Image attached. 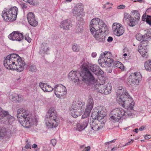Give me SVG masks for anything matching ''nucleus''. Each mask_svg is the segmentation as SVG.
<instances>
[{
    "mask_svg": "<svg viewBox=\"0 0 151 151\" xmlns=\"http://www.w3.org/2000/svg\"><path fill=\"white\" fill-rule=\"evenodd\" d=\"M17 116L19 118V121L20 124L26 128H29L33 125H36L37 122L36 118L24 108H21L17 110Z\"/></svg>",
    "mask_w": 151,
    "mask_h": 151,
    "instance_id": "7ed1b4c3",
    "label": "nucleus"
},
{
    "mask_svg": "<svg viewBox=\"0 0 151 151\" xmlns=\"http://www.w3.org/2000/svg\"><path fill=\"white\" fill-rule=\"evenodd\" d=\"M10 58L13 61L15 62L16 69L18 72H20L24 69V66L25 63L19 55L16 54H11L7 56V58Z\"/></svg>",
    "mask_w": 151,
    "mask_h": 151,
    "instance_id": "9b49d317",
    "label": "nucleus"
},
{
    "mask_svg": "<svg viewBox=\"0 0 151 151\" xmlns=\"http://www.w3.org/2000/svg\"><path fill=\"white\" fill-rule=\"evenodd\" d=\"M142 75L139 72L132 73L127 78L126 83L129 85L133 86L139 84L141 81Z\"/></svg>",
    "mask_w": 151,
    "mask_h": 151,
    "instance_id": "f8f14e48",
    "label": "nucleus"
},
{
    "mask_svg": "<svg viewBox=\"0 0 151 151\" xmlns=\"http://www.w3.org/2000/svg\"><path fill=\"white\" fill-rule=\"evenodd\" d=\"M29 71L33 72H35L37 71V68L35 66L31 65L29 68Z\"/></svg>",
    "mask_w": 151,
    "mask_h": 151,
    "instance_id": "37998d69",
    "label": "nucleus"
},
{
    "mask_svg": "<svg viewBox=\"0 0 151 151\" xmlns=\"http://www.w3.org/2000/svg\"><path fill=\"white\" fill-rule=\"evenodd\" d=\"M82 70L81 73L78 71L70 72L68 74V78L75 83L78 84L81 83L83 81H95V79L90 70L96 75H102L104 73L98 65L87 62L83 63L82 65Z\"/></svg>",
    "mask_w": 151,
    "mask_h": 151,
    "instance_id": "f257e3e1",
    "label": "nucleus"
},
{
    "mask_svg": "<svg viewBox=\"0 0 151 151\" xmlns=\"http://www.w3.org/2000/svg\"><path fill=\"white\" fill-rule=\"evenodd\" d=\"M49 87H50V86L49 85H47V86L46 87V89H48L49 88Z\"/></svg>",
    "mask_w": 151,
    "mask_h": 151,
    "instance_id": "338daca9",
    "label": "nucleus"
},
{
    "mask_svg": "<svg viewBox=\"0 0 151 151\" xmlns=\"http://www.w3.org/2000/svg\"><path fill=\"white\" fill-rule=\"evenodd\" d=\"M31 146H30V144L29 143L27 144L25 146V147L27 148H30Z\"/></svg>",
    "mask_w": 151,
    "mask_h": 151,
    "instance_id": "bf43d9fd",
    "label": "nucleus"
},
{
    "mask_svg": "<svg viewBox=\"0 0 151 151\" xmlns=\"http://www.w3.org/2000/svg\"><path fill=\"white\" fill-rule=\"evenodd\" d=\"M83 11V8L80 7H76L74 8L73 14L74 15H76L77 16H79L81 14L82 12Z\"/></svg>",
    "mask_w": 151,
    "mask_h": 151,
    "instance_id": "393cba45",
    "label": "nucleus"
},
{
    "mask_svg": "<svg viewBox=\"0 0 151 151\" xmlns=\"http://www.w3.org/2000/svg\"><path fill=\"white\" fill-rule=\"evenodd\" d=\"M145 35H142L141 34L138 33L136 35V38L138 40L142 42L144 40H146V38L145 37Z\"/></svg>",
    "mask_w": 151,
    "mask_h": 151,
    "instance_id": "c756f323",
    "label": "nucleus"
},
{
    "mask_svg": "<svg viewBox=\"0 0 151 151\" xmlns=\"http://www.w3.org/2000/svg\"><path fill=\"white\" fill-rule=\"evenodd\" d=\"M111 58L112 55L109 52H105L101 54L98 62L102 67L106 65L107 66L110 67L113 61Z\"/></svg>",
    "mask_w": 151,
    "mask_h": 151,
    "instance_id": "9d476101",
    "label": "nucleus"
},
{
    "mask_svg": "<svg viewBox=\"0 0 151 151\" xmlns=\"http://www.w3.org/2000/svg\"><path fill=\"white\" fill-rule=\"evenodd\" d=\"M142 21H146L147 23L151 26V16L147 15V16L144 14L142 17Z\"/></svg>",
    "mask_w": 151,
    "mask_h": 151,
    "instance_id": "bb28decb",
    "label": "nucleus"
},
{
    "mask_svg": "<svg viewBox=\"0 0 151 151\" xmlns=\"http://www.w3.org/2000/svg\"><path fill=\"white\" fill-rule=\"evenodd\" d=\"M95 90L97 92L105 94H108L111 92V83L104 82V84H101L98 82L94 83Z\"/></svg>",
    "mask_w": 151,
    "mask_h": 151,
    "instance_id": "1a4fd4ad",
    "label": "nucleus"
},
{
    "mask_svg": "<svg viewBox=\"0 0 151 151\" xmlns=\"http://www.w3.org/2000/svg\"><path fill=\"white\" fill-rule=\"evenodd\" d=\"M54 90V88L51 87L50 86L49 87V88L48 89H46L45 92H50Z\"/></svg>",
    "mask_w": 151,
    "mask_h": 151,
    "instance_id": "603ef678",
    "label": "nucleus"
},
{
    "mask_svg": "<svg viewBox=\"0 0 151 151\" xmlns=\"http://www.w3.org/2000/svg\"><path fill=\"white\" fill-rule=\"evenodd\" d=\"M145 127L144 126H141L139 129L140 131H142L144 129Z\"/></svg>",
    "mask_w": 151,
    "mask_h": 151,
    "instance_id": "052dcab7",
    "label": "nucleus"
},
{
    "mask_svg": "<svg viewBox=\"0 0 151 151\" xmlns=\"http://www.w3.org/2000/svg\"><path fill=\"white\" fill-rule=\"evenodd\" d=\"M116 139H114L112 140L111 141H110V142H106L105 143V144L106 145L107 144H109L111 142H115Z\"/></svg>",
    "mask_w": 151,
    "mask_h": 151,
    "instance_id": "4d7b16f0",
    "label": "nucleus"
},
{
    "mask_svg": "<svg viewBox=\"0 0 151 151\" xmlns=\"http://www.w3.org/2000/svg\"><path fill=\"white\" fill-rule=\"evenodd\" d=\"M104 110L101 107H99L97 110L99 114V116H100V118H101L102 121H103L104 117L106 115V113Z\"/></svg>",
    "mask_w": 151,
    "mask_h": 151,
    "instance_id": "5701e85b",
    "label": "nucleus"
},
{
    "mask_svg": "<svg viewBox=\"0 0 151 151\" xmlns=\"http://www.w3.org/2000/svg\"><path fill=\"white\" fill-rule=\"evenodd\" d=\"M144 66L147 71L151 72V60L145 61L144 63Z\"/></svg>",
    "mask_w": 151,
    "mask_h": 151,
    "instance_id": "a878e982",
    "label": "nucleus"
},
{
    "mask_svg": "<svg viewBox=\"0 0 151 151\" xmlns=\"http://www.w3.org/2000/svg\"><path fill=\"white\" fill-rule=\"evenodd\" d=\"M88 122L89 120L88 118L81 119L80 122L77 125L76 130L80 131L84 129L87 127Z\"/></svg>",
    "mask_w": 151,
    "mask_h": 151,
    "instance_id": "6ab92c4d",
    "label": "nucleus"
},
{
    "mask_svg": "<svg viewBox=\"0 0 151 151\" xmlns=\"http://www.w3.org/2000/svg\"><path fill=\"white\" fill-rule=\"evenodd\" d=\"M54 90L55 95L59 98H61L67 93L66 87L62 84L56 85L54 88Z\"/></svg>",
    "mask_w": 151,
    "mask_h": 151,
    "instance_id": "ddd939ff",
    "label": "nucleus"
},
{
    "mask_svg": "<svg viewBox=\"0 0 151 151\" xmlns=\"http://www.w3.org/2000/svg\"><path fill=\"white\" fill-rule=\"evenodd\" d=\"M77 29L78 30L79 32H81L83 30V26L82 25L80 24L78 25L77 27Z\"/></svg>",
    "mask_w": 151,
    "mask_h": 151,
    "instance_id": "c03bdc74",
    "label": "nucleus"
},
{
    "mask_svg": "<svg viewBox=\"0 0 151 151\" xmlns=\"http://www.w3.org/2000/svg\"><path fill=\"white\" fill-rule=\"evenodd\" d=\"M112 30L114 34L116 36H120L124 32V29L122 25L118 23H114L112 26Z\"/></svg>",
    "mask_w": 151,
    "mask_h": 151,
    "instance_id": "4468645a",
    "label": "nucleus"
},
{
    "mask_svg": "<svg viewBox=\"0 0 151 151\" xmlns=\"http://www.w3.org/2000/svg\"><path fill=\"white\" fill-rule=\"evenodd\" d=\"M105 122L104 120L102 122H101V121H92V122H90V124L91 129L94 131H97L103 127V126L104 125Z\"/></svg>",
    "mask_w": 151,
    "mask_h": 151,
    "instance_id": "a211bd4d",
    "label": "nucleus"
},
{
    "mask_svg": "<svg viewBox=\"0 0 151 151\" xmlns=\"http://www.w3.org/2000/svg\"><path fill=\"white\" fill-rule=\"evenodd\" d=\"M116 147H113L111 149V151H114L115 150H116Z\"/></svg>",
    "mask_w": 151,
    "mask_h": 151,
    "instance_id": "0e129e2a",
    "label": "nucleus"
},
{
    "mask_svg": "<svg viewBox=\"0 0 151 151\" xmlns=\"http://www.w3.org/2000/svg\"><path fill=\"white\" fill-rule=\"evenodd\" d=\"M133 142V141L132 140H131V141L128 142L126 143L124 146H127L131 144Z\"/></svg>",
    "mask_w": 151,
    "mask_h": 151,
    "instance_id": "5fc2aeb1",
    "label": "nucleus"
},
{
    "mask_svg": "<svg viewBox=\"0 0 151 151\" xmlns=\"http://www.w3.org/2000/svg\"><path fill=\"white\" fill-rule=\"evenodd\" d=\"M4 64L5 67L8 69H13L17 70L16 68L15 62L11 60L10 58H7V56L4 62Z\"/></svg>",
    "mask_w": 151,
    "mask_h": 151,
    "instance_id": "dca6fc26",
    "label": "nucleus"
},
{
    "mask_svg": "<svg viewBox=\"0 0 151 151\" xmlns=\"http://www.w3.org/2000/svg\"><path fill=\"white\" fill-rule=\"evenodd\" d=\"M93 105V100L92 98H90L88 101V104L87 107L90 109H92Z\"/></svg>",
    "mask_w": 151,
    "mask_h": 151,
    "instance_id": "473e14b6",
    "label": "nucleus"
},
{
    "mask_svg": "<svg viewBox=\"0 0 151 151\" xmlns=\"http://www.w3.org/2000/svg\"><path fill=\"white\" fill-rule=\"evenodd\" d=\"M9 99L12 101L19 102L22 100V98L19 97L18 94L14 93L10 95Z\"/></svg>",
    "mask_w": 151,
    "mask_h": 151,
    "instance_id": "4be33fe9",
    "label": "nucleus"
},
{
    "mask_svg": "<svg viewBox=\"0 0 151 151\" xmlns=\"http://www.w3.org/2000/svg\"><path fill=\"white\" fill-rule=\"evenodd\" d=\"M115 67L119 68L121 70L123 69L124 66L122 64L118 61H116L115 63Z\"/></svg>",
    "mask_w": 151,
    "mask_h": 151,
    "instance_id": "4c0bfd02",
    "label": "nucleus"
},
{
    "mask_svg": "<svg viewBox=\"0 0 151 151\" xmlns=\"http://www.w3.org/2000/svg\"><path fill=\"white\" fill-rule=\"evenodd\" d=\"M51 142L52 145L54 146L56 144V141L55 139H52L51 140Z\"/></svg>",
    "mask_w": 151,
    "mask_h": 151,
    "instance_id": "09e8293b",
    "label": "nucleus"
},
{
    "mask_svg": "<svg viewBox=\"0 0 151 151\" xmlns=\"http://www.w3.org/2000/svg\"><path fill=\"white\" fill-rule=\"evenodd\" d=\"M32 147L34 148H35L36 147H37V145L35 144H34L32 146Z\"/></svg>",
    "mask_w": 151,
    "mask_h": 151,
    "instance_id": "e2e57ef3",
    "label": "nucleus"
},
{
    "mask_svg": "<svg viewBox=\"0 0 151 151\" xmlns=\"http://www.w3.org/2000/svg\"><path fill=\"white\" fill-rule=\"evenodd\" d=\"M23 34L18 31H14L9 35L8 37L11 40L20 41L23 38Z\"/></svg>",
    "mask_w": 151,
    "mask_h": 151,
    "instance_id": "2eb2a0df",
    "label": "nucleus"
},
{
    "mask_svg": "<svg viewBox=\"0 0 151 151\" xmlns=\"http://www.w3.org/2000/svg\"><path fill=\"white\" fill-rule=\"evenodd\" d=\"M6 134V130L4 129H0V137H3Z\"/></svg>",
    "mask_w": 151,
    "mask_h": 151,
    "instance_id": "a19ab883",
    "label": "nucleus"
},
{
    "mask_svg": "<svg viewBox=\"0 0 151 151\" xmlns=\"http://www.w3.org/2000/svg\"><path fill=\"white\" fill-rule=\"evenodd\" d=\"M134 131L136 133H137L138 132V129L137 128L135 129H134Z\"/></svg>",
    "mask_w": 151,
    "mask_h": 151,
    "instance_id": "69168bd1",
    "label": "nucleus"
},
{
    "mask_svg": "<svg viewBox=\"0 0 151 151\" xmlns=\"http://www.w3.org/2000/svg\"><path fill=\"white\" fill-rule=\"evenodd\" d=\"M129 22L128 23V24L129 26L132 27L135 25V20L133 17L130 16L129 18Z\"/></svg>",
    "mask_w": 151,
    "mask_h": 151,
    "instance_id": "7c9ffc66",
    "label": "nucleus"
},
{
    "mask_svg": "<svg viewBox=\"0 0 151 151\" xmlns=\"http://www.w3.org/2000/svg\"><path fill=\"white\" fill-rule=\"evenodd\" d=\"M27 18L29 24L33 27H36L38 24L37 19L35 18L34 14L32 12L29 13Z\"/></svg>",
    "mask_w": 151,
    "mask_h": 151,
    "instance_id": "f3484780",
    "label": "nucleus"
},
{
    "mask_svg": "<svg viewBox=\"0 0 151 151\" xmlns=\"http://www.w3.org/2000/svg\"><path fill=\"white\" fill-rule=\"evenodd\" d=\"M146 40L151 39V29L148 30L147 33L145 35Z\"/></svg>",
    "mask_w": 151,
    "mask_h": 151,
    "instance_id": "e433bc0d",
    "label": "nucleus"
},
{
    "mask_svg": "<svg viewBox=\"0 0 151 151\" xmlns=\"http://www.w3.org/2000/svg\"><path fill=\"white\" fill-rule=\"evenodd\" d=\"M138 51L142 56L145 58H147L148 56V53L147 47L143 48L138 47Z\"/></svg>",
    "mask_w": 151,
    "mask_h": 151,
    "instance_id": "aec40b11",
    "label": "nucleus"
},
{
    "mask_svg": "<svg viewBox=\"0 0 151 151\" xmlns=\"http://www.w3.org/2000/svg\"><path fill=\"white\" fill-rule=\"evenodd\" d=\"M130 111L126 112L121 108H116L113 109L110 113V116L111 120L114 122L118 121L124 116H130L132 115Z\"/></svg>",
    "mask_w": 151,
    "mask_h": 151,
    "instance_id": "0eeeda50",
    "label": "nucleus"
},
{
    "mask_svg": "<svg viewBox=\"0 0 151 151\" xmlns=\"http://www.w3.org/2000/svg\"><path fill=\"white\" fill-rule=\"evenodd\" d=\"M41 47V49L42 50V52H43L44 53H45L48 50H50V48L48 47L46 43H43Z\"/></svg>",
    "mask_w": 151,
    "mask_h": 151,
    "instance_id": "c85d7f7f",
    "label": "nucleus"
},
{
    "mask_svg": "<svg viewBox=\"0 0 151 151\" xmlns=\"http://www.w3.org/2000/svg\"><path fill=\"white\" fill-rule=\"evenodd\" d=\"M91 117L93 119H95V121H101V122H103V121H102L101 118H100V116H99L97 111L92 112Z\"/></svg>",
    "mask_w": 151,
    "mask_h": 151,
    "instance_id": "b1692460",
    "label": "nucleus"
},
{
    "mask_svg": "<svg viewBox=\"0 0 151 151\" xmlns=\"http://www.w3.org/2000/svg\"><path fill=\"white\" fill-rule=\"evenodd\" d=\"M7 122L10 124H12L15 121V118L14 117L9 115L7 117Z\"/></svg>",
    "mask_w": 151,
    "mask_h": 151,
    "instance_id": "72a5a7b5",
    "label": "nucleus"
},
{
    "mask_svg": "<svg viewBox=\"0 0 151 151\" xmlns=\"http://www.w3.org/2000/svg\"><path fill=\"white\" fill-rule=\"evenodd\" d=\"M91 149V147L90 146H88L87 147H86L82 151H90Z\"/></svg>",
    "mask_w": 151,
    "mask_h": 151,
    "instance_id": "3c124183",
    "label": "nucleus"
},
{
    "mask_svg": "<svg viewBox=\"0 0 151 151\" xmlns=\"http://www.w3.org/2000/svg\"><path fill=\"white\" fill-rule=\"evenodd\" d=\"M125 6L123 4L121 5L117 6V8L118 9H122L125 8Z\"/></svg>",
    "mask_w": 151,
    "mask_h": 151,
    "instance_id": "49530a36",
    "label": "nucleus"
},
{
    "mask_svg": "<svg viewBox=\"0 0 151 151\" xmlns=\"http://www.w3.org/2000/svg\"><path fill=\"white\" fill-rule=\"evenodd\" d=\"M129 15L127 13H126L124 14V20L126 21L127 20V19L129 17Z\"/></svg>",
    "mask_w": 151,
    "mask_h": 151,
    "instance_id": "8fccbe9b",
    "label": "nucleus"
},
{
    "mask_svg": "<svg viewBox=\"0 0 151 151\" xmlns=\"http://www.w3.org/2000/svg\"><path fill=\"white\" fill-rule=\"evenodd\" d=\"M23 1L34 5H37L38 4V1L37 0H23Z\"/></svg>",
    "mask_w": 151,
    "mask_h": 151,
    "instance_id": "f704fd0d",
    "label": "nucleus"
},
{
    "mask_svg": "<svg viewBox=\"0 0 151 151\" xmlns=\"http://www.w3.org/2000/svg\"><path fill=\"white\" fill-rule=\"evenodd\" d=\"M39 86L42 90L45 92L46 90V87L47 86V83L40 82L39 83Z\"/></svg>",
    "mask_w": 151,
    "mask_h": 151,
    "instance_id": "58836bf2",
    "label": "nucleus"
},
{
    "mask_svg": "<svg viewBox=\"0 0 151 151\" xmlns=\"http://www.w3.org/2000/svg\"><path fill=\"white\" fill-rule=\"evenodd\" d=\"M97 54L96 52H93L92 53L91 56L93 58H95Z\"/></svg>",
    "mask_w": 151,
    "mask_h": 151,
    "instance_id": "13d9d810",
    "label": "nucleus"
},
{
    "mask_svg": "<svg viewBox=\"0 0 151 151\" xmlns=\"http://www.w3.org/2000/svg\"><path fill=\"white\" fill-rule=\"evenodd\" d=\"M113 38L111 37H109L107 40V41L109 42H111L113 40Z\"/></svg>",
    "mask_w": 151,
    "mask_h": 151,
    "instance_id": "6e6d98bb",
    "label": "nucleus"
},
{
    "mask_svg": "<svg viewBox=\"0 0 151 151\" xmlns=\"http://www.w3.org/2000/svg\"><path fill=\"white\" fill-rule=\"evenodd\" d=\"M46 124L48 129L55 128L58 126L59 122L57 114L55 109L50 108L45 118Z\"/></svg>",
    "mask_w": 151,
    "mask_h": 151,
    "instance_id": "39448f33",
    "label": "nucleus"
},
{
    "mask_svg": "<svg viewBox=\"0 0 151 151\" xmlns=\"http://www.w3.org/2000/svg\"><path fill=\"white\" fill-rule=\"evenodd\" d=\"M9 113L7 111H5L3 110L2 109V111L1 112V113L0 114V117H4L8 115Z\"/></svg>",
    "mask_w": 151,
    "mask_h": 151,
    "instance_id": "79ce46f5",
    "label": "nucleus"
},
{
    "mask_svg": "<svg viewBox=\"0 0 151 151\" xmlns=\"http://www.w3.org/2000/svg\"><path fill=\"white\" fill-rule=\"evenodd\" d=\"M72 116L76 118L81 115L85 109V103L82 101H78L75 103L74 102L71 106Z\"/></svg>",
    "mask_w": 151,
    "mask_h": 151,
    "instance_id": "6e6552de",
    "label": "nucleus"
},
{
    "mask_svg": "<svg viewBox=\"0 0 151 151\" xmlns=\"http://www.w3.org/2000/svg\"><path fill=\"white\" fill-rule=\"evenodd\" d=\"M17 12V8L16 6H13L5 9L2 12L1 15L5 21H13L16 19Z\"/></svg>",
    "mask_w": 151,
    "mask_h": 151,
    "instance_id": "423d86ee",
    "label": "nucleus"
},
{
    "mask_svg": "<svg viewBox=\"0 0 151 151\" xmlns=\"http://www.w3.org/2000/svg\"><path fill=\"white\" fill-rule=\"evenodd\" d=\"M131 13L135 19L139 20L140 18V15L138 11L136 10H133Z\"/></svg>",
    "mask_w": 151,
    "mask_h": 151,
    "instance_id": "cd10ccee",
    "label": "nucleus"
},
{
    "mask_svg": "<svg viewBox=\"0 0 151 151\" xmlns=\"http://www.w3.org/2000/svg\"><path fill=\"white\" fill-rule=\"evenodd\" d=\"M49 87H50V86L49 85H47V86L46 87V89H48L49 88Z\"/></svg>",
    "mask_w": 151,
    "mask_h": 151,
    "instance_id": "774afa93",
    "label": "nucleus"
},
{
    "mask_svg": "<svg viewBox=\"0 0 151 151\" xmlns=\"http://www.w3.org/2000/svg\"><path fill=\"white\" fill-rule=\"evenodd\" d=\"M145 138L146 139H148L151 138V135H146L145 137Z\"/></svg>",
    "mask_w": 151,
    "mask_h": 151,
    "instance_id": "864d4df0",
    "label": "nucleus"
},
{
    "mask_svg": "<svg viewBox=\"0 0 151 151\" xmlns=\"http://www.w3.org/2000/svg\"><path fill=\"white\" fill-rule=\"evenodd\" d=\"M117 91L116 100L117 102L121 104L122 107H126L132 110L134 103L132 99L130 98L125 88L121 87Z\"/></svg>",
    "mask_w": 151,
    "mask_h": 151,
    "instance_id": "20e7f679",
    "label": "nucleus"
},
{
    "mask_svg": "<svg viewBox=\"0 0 151 151\" xmlns=\"http://www.w3.org/2000/svg\"><path fill=\"white\" fill-rule=\"evenodd\" d=\"M123 52L124 53V52H128V50L127 49V48L125 47L123 49Z\"/></svg>",
    "mask_w": 151,
    "mask_h": 151,
    "instance_id": "680f3d73",
    "label": "nucleus"
},
{
    "mask_svg": "<svg viewBox=\"0 0 151 151\" xmlns=\"http://www.w3.org/2000/svg\"><path fill=\"white\" fill-rule=\"evenodd\" d=\"M91 33L99 42L105 41L106 35L104 33L106 29V25L102 20L98 18L93 19L89 25Z\"/></svg>",
    "mask_w": 151,
    "mask_h": 151,
    "instance_id": "f03ea898",
    "label": "nucleus"
},
{
    "mask_svg": "<svg viewBox=\"0 0 151 151\" xmlns=\"http://www.w3.org/2000/svg\"><path fill=\"white\" fill-rule=\"evenodd\" d=\"M148 40H144V41H142L141 42L140 44V45L139 47H141L143 48L146 47L148 44Z\"/></svg>",
    "mask_w": 151,
    "mask_h": 151,
    "instance_id": "c9c22d12",
    "label": "nucleus"
},
{
    "mask_svg": "<svg viewBox=\"0 0 151 151\" xmlns=\"http://www.w3.org/2000/svg\"><path fill=\"white\" fill-rule=\"evenodd\" d=\"M70 26L69 22L68 20H65L61 22L60 25L61 28L65 30H69Z\"/></svg>",
    "mask_w": 151,
    "mask_h": 151,
    "instance_id": "412c9836",
    "label": "nucleus"
},
{
    "mask_svg": "<svg viewBox=\"0 0 151 151\" xmlns=\"http://www.w3.org/2000/svg\"><path fill=\"white\" fill-rule=\"evenodd\" d=\"M21 7L24 9H26L27 8V5L25 3L22 4L21 5Z\"/></svg>",
    "mask_w": 151,
    "mask_h": 151,
    "instance_id": "a18cd8bd",
    "label": "nucleus"
},
{
    "mask_svg": "<svg viewBox=\"0 0 151 151\" xmlns=\"http://www.w3.org/2000/svg\"><path fill=\"white\" fill-rule=\"evenodd\" d=\"M80 49V47L77 44L73 45L72 46V49L74 52H78Z\"/></svg>",
    "mask_w": 151,
    "mask_h": 151,
    "instance_id": "ea45409f",
    "label": "nucleus"
},
{
    "mask_svg": "<svg viewBox=\"0 0 151 151\" xmlns=\"http://www.w3.org/2000/svg\"><path fill=\"white\" fill-rule=\"evenodd\" d=\"M25 40L28 42H30L31 41V39L28 36L26 35L25 37Z\"/></svg>",
    "mask_w": 151,
    "mask_h": 151,
    "instance_id": "de8ad7c7",
    "label": "nucleus"
},
{
    "mask_svg": "<svg viewBox=\"0 0 151 151\" xmlns=\"http://www.w3.org/2000/svg\"><path fill=\"white\" fill-rule=\"evenodd\" d=\"M91 109H90L88 108V107H86L84 114L82 115V117L84 118L88 116H89Z\"/></svg>",
    "mask_w": 151,
    "mask_h": 151,
    "instance_id": "2f4dec72",
    "label": "nucleus"
}]
</instances>
